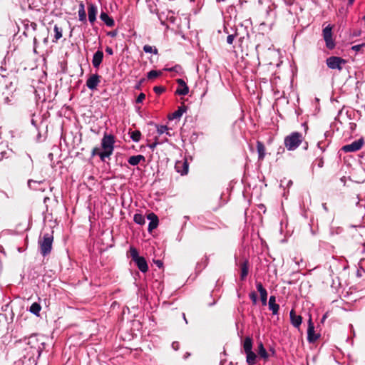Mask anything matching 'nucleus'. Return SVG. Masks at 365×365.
I'll list each match as a JSON object with an SVG mask.
<instances>
[{
  "instance_id": "1",
  "label": "nucleus",
  "mask_w": 365,
  "mask_h": 365,
  "mask_svg": "<svg viewBox=\"0 0 365 365\" xmlns=\"http://www.w3.org/2000/svg\"><path fill=\"white\" fill-rule=\"evenodd\" d=\"M114 143V136L105 133L101 140V148L103 150H101L98 147H95L92 149L91 156L94 157L95 155H98L101 161L106 162V159L110 158L113 153Z\"/></svg>"
},
{
  "instance_id": "2",
  "label": "nucleus",
  "mask_w": 365,
  "mask_h": 365,
  "mask_svg": "<svg viewBox=\"0 0 365 365\" xmlns=\"http://www.w3.org/2000/svg\"><path fill=\"white\" fill-rule=\"evenodd\" d=\"M53 232H51V233H44L42 238H40L38 240L40 252L43 257L47 256L51 252L53 242Z\"/></svg>"
},
{
  "instance_id": "3",
  "label": "nucleus",
  "mask_w": 365,
  "mask_h": 365,
  "mask_svg": "<svg viewBox=\"0 0 365 365\" xmlns=\"http://www.w3.org/2000/svg\"><path fill=\"white\" fill-rule=\"evenodd\" d=\"M303 136L299 132H293L284 138V145L288 150H294L302 143Z\"/></svg>"
},
{
  "instance_id": "4",
  "label": "nucleus",
  "mask_w": 365,
  "mask_h": 365,
  "mask_svg": "<svg viewBox=\"0 0 365 365\" xmlns=\"http://www.w3.org/2000/svg\"><path fill=\"white\" fill-rule=\"evenodd\" d=\"M129 252L132 260L135 263L138 268L143 273L147 272L148 266L145 257L139 256L138 250L134 247H130Z\"/></svg>"
},
{
  "instance_id": "5",
  "label": "nucleus",
  "mask_w": 365,
  "mask_h": 365,
  "mask_svg": "<svg viewBox=\"0 0 365 365\" xmlns=\"http://www.w3.org/2000/svg\"><path fill=\"white\" fill-rule=\"evenodd\" d=\"M322 36L323 38L325 41L326 46L327 48L331 50L334 48L336 44L335 41L332 37V26L331 25H327L322 30Z\"/></svg>"
},
{
  "instance_id": "6",
  "label": "nucleus",
  "mask_w": 365,
  "mask_h": 365,
  "mask_svg": "<svg viewBox=\"0 0 365 365\" xmlns=\"http://www.w3.org/2000/svg\"><path fill=\"white\" fill-rule=\"evenodd\" d=\"M326 63L329 68L341 71L342 65L346 63V61L341 57L331 56L327 58Z\"/></svg>"
},
{
  "instance_id": "7",
  "label": "nucleus",
  "mask_w": 365,
  "mask_h": 365,
  "mask_svg": "<svg viewBox=\"0 0 365 365\" xmlns=\"http://www.w3.org/2000/svg\"><path fill=\"white\" fill-rule=\"evenodd\" d=\"M364 144L363 138H360L352 142L350 144L345 145L341 148V150L345 153H352L359 150Z\"/></svg>"
},
{
  "instance_id": "8",
  "label": "nucleus",
  "mask_w": 365,
  "mask_h": 365,
  "mask_svg": "<svg viewBox=\"0 0 365 365\" xmlns=\"http://www.w3.org/2000/svg\"><path fill=\"white\" fill-rule=\"evenodd\" d=\"M101 76L98 74H92L86 81V86L91 91L96 90L97 86L101 82Z\"/></svg>"
},
{
  "instance_id": "9",
  "label": "nucleus",
  "mask_w": 365,
  "mask_h": 365,
  "mask_svg": "<svg viewBox=\"0 0 365 365\" xmlns=\"http://www.w3.org/2000/svg\"><path fill=\"white\" fill-rule=\"evenodd\" d=\"M176 82L178 84V88L175 91V93L179 96H185L189 93V87L187 86L185 81L182 78L176 79Z\"/></svg>"
},
{
  "instance_id": "10",
  "label": "nucleus",
  "mask_w": 365,
  "mask_h": 365,
  "mask_svg": "<svg viewBox=\"0 0 365 365\" xmlns=\"http://www.w3.org/2000/svg\"><path fill=\"white\" fill-rule=\"evenodd\" d=\"M256 288L257 292L259 293L262 306H266L267 304V292L266 289L260 282H256Z\"/></svg>"
},
{
  "instance_id": "11",
  "label": "nucleus",
  "mask_w": 365,
  "mask_h": 365,
  "mask_svg": "<svg viewBox=\"0 0 365 365\" xmlns=\"http://www.w3.org/2000/svg\"><path fill=\"white\" fill-rule=\"evenodd\" d=\"M319 338V335L314 333V326L312 321V318L309 317L308 321V329H307V340L309 342H314Z\"/></svg>"
},
{
  "instance_id": "12",
  "label": "nucleus",
  "mask_w": 365,
  "mask_h": 365,
  "mask_svg": "<svg viewBox=\"0 0 365 365\" xmlns=\"http://www.w3.org/2000/svg\"><path fill=\"white\" fill-rule=\"evenodd\" d=\"M188 163L185 160L177 161L175 165V170L181 175H186L188 173Z\"/></svg>"
},
{
  "instance_id": "13",
  "label": "nucleus",
  "mask_w": 365,
  "mask_h": 365,
  "mask_svg": "<svg viewBox=\"0 0 365 365\" xmlns=\"http://www.w3.org/2000/svg\"><path fill=\"white\" fill-rule=\"evenodd\" d=\"M147 218L150 220L148 230L149 232H151L153 230L157 228L159 223V220L158 216L153 212L149 213L147 215Z\"/></svg>"
},
{
  "instance_id": "14",
  "label": "nucleus",
  "mask_w": 365,
  "mask_h": 365,
  "mask_svg": "<svg viewBox=\"0 0 365 365\" xmlns=\"http://www.w3.org/2000/svg\"><path fill=\"white\" fill-rule=\"evenodd\" d=\"M187 110V106L184 103L181 104L180 106L178 107V110L173 112V113L168 115L169 120H172L174 119L180 118L184 113Z\"/></svg>"
},
{
  "instance_id": "15",
  "label": "nucleus",
  "mask_w": 365,
  "mask_h": 365,
  "mask_svg": "<svg viewBox=\"0 0 365 365\" xmlns=\"http://www.w3.org/2000/svg\"><path fill=\"white\" fill-rule=\"evenodd\" d=\"M103 59V52L98 50L93 56L92 64L94 68H98Z\"/></svg>"
},
{
  "instance_id": "16",
  "label": "nucleus",
  "mask_w": 365,
  "mask_h": 365,
  "mask_svg": "<svg viewBox=\"0 0 365 365\" xmlns=\"http://www.w3.org/2000/svg\"><path fill=\"white\" fill-rule=\"evenodd\" d=\"M244 349L246 353L247 362L251 365V337L247 336L244 343Z\"/></svg>"
},
{
  "instance_id": "17",
  "label": "nucleus",
  "mask_w": 365,
  "mask_h": 365,
  "mask_svg": "<svg viewBox=\"0 0 365 365\" xmlns=\"http://www.w3.org/2000/svg\"><path fill=\"white\" fill-rule=\"evenodd\" d=\"M289 317L291 324L296 328L299 327L302 322V317L300 315H297L294 309L290 311Z\"/></svg>"
},
{
  "instance_id": "18",
  "label": "nucleus",
  "mask_w": 365,
  "mask_h": 365,
  "mask_svg": "<svg viewBox=\"0 0 365 365\" xmlns=\"http://www.w3.org/2000/svg\"><path fill=\"white\" fill-rule=\"evenodd\" d=\"M88 20L93 24L96 20L97 7L93 4L88 5Z\"/></svg>"
},
{
  "instance_id": "19",
  "label": "nucleus",
  "mask_w": 365,
  "mask_h": 365,
  "mask_svg": "<svg viewBox=\"0 0 365 365\" xmlns=\"http://www.w3.org/2000/svg\"><path fill=\"white\" fill-rule=\"evenodd\" d=\"M26 344L29 345L31 349H36L37 351L40 353V344L36 335H31L30 337H29L27 339Z\"/></svg>"
},
{
  "instance_id": "20",
  "label": "nucleus",
  "mask_w": 365,
  "mask_h": 365,
  "mask_svg": "<svg viewBox=\"0 0 365 365\" xmlns=\"http://www.w3.org/2000/svg\"><path fill=\"white\" fill-rule=\"evenodd\" d=\"M269 309L272 312V314L276 315L279 312V305L276 303V297L271 296L269 299Z\"/></svg>"
},
{
  "instance_id": "21",
  "label": "nucleus",
  "mask_w": 365,
  "mask_h": 365,
  "mask_svg": "<svg viewBox=\"0 0 365 365\" xmlns=\"http://www.w3.org/2000/svg\"><path fill=\"white\" fill-rule=\"evenodd\" d=\"M100 19L109 27H113L115 25L113 19L106 12H101Z\"/></svg>"
},
{
  "instance_id": "22",
  "label": "nucleus",
  "mask_w": 365,
  "mask_h": 365,
  "mask_svg": "<svg viewBox=\"0 0 365 365\" xmlns=\"http://www.w3.org/2000/svg\"><path fill=\"white\" fill-rule=\"evenodd\" d=\"M141 160L145 161V157L142 155H138L130 156L128 158V162L131 165H137L140 163V162Z\"/></svg>"
},
{
  "instance_id": "23",
  "label": "nucleus",
  "mask_w": 365,
  "mask_h": 365,
  "mask_svg": "<svg viewBox=\"0 0 365 365\" xmlns=\"http://www.w3.org/2000/svg\"><path fill=\"white\" fill-rule=\"evenodd\" d=\"M257 150L259 160H262L265 156V147L260 141L257 142Z\"/></svg>"
},
{
  "instance_id": "24",
  "label": "nucleus",
  "mask_w": 365,
  "mask_h": 365,
  "mask_svg": "<svg viewBox=\"0 0 365 365\" xmlns=\"http://www.w3.org/2000/svg\"><path fill=\"white\" fill-rule=\"evenodd\" d=\"M249 272V262L248 260H246L242 268H241V274H240V279L241 280H244V279L247 276Z\"/></svg>"
},
{
  "instance_id": "25",
  "label": "nucleus",
  "mask_w": 365,
  "mask_h": 365,
  "mask_svg": "<svg viewBox=\"0 0 365 365\" xmlns=\"http://www.w3.org/2000/svg\"><path fill=\"white\" fill-rule=\"evenodd\" d=\"M53 31L55 32V36H54V39L53 40V42H57V41L62 37L63 29L61 26L56 24L53 27Z\"/></svg>"
},
{
  "instance_id": "26",
  "label": "nucleus",
  "mask_w": 365,
  "mask_h": 365,
  "mask_svg": "<svg viewBox=\"0 0 365 365\" xmlns=\"http://www.w3.org/2000/svg\"><path fill=\"white\" fill-rule=\"evenodd\" d=\"M258 356L264 359H267L268 358V354L262 342L259 343L258 345Z\"/></svg>"
},
{
  "instance_id": "27",
  "label": "nucleus",
  "mask_w": 365,
  "mask_h": 365,
  "mask_svg": "<svg viewBox=\"0 0 365 365\" xmlns=\"http://www.w3.org/2000/svg\"><path fill=\"white\" fill-rule=\"evenodd\" d=\"M41 309V305L38 303H37V302H34L30 307L29 311L32 314H35L36 316H39V313H40Z\"/></svg>"
},
{
  "instance_id": "28",
  "label": "nucleus",
  "mask_w": 365,
  "mask_h": 365,
  "mask_svg": "<svg viewBox=\"0 0 365 365\" xmlns=\"http://www.w3.org/2000/svg\"><path fill=\"white\" fill-rule=\"evenodd\" d=\"M78 16L79 20L81 21H86V14L84 9V5L83 4H80L79 10H78Z\"/></svg>"
},
{
  "instance_id": "29",
  "label": "nucleus",
  "mask_w": 365,
  "mask_h": 365,
  "mask_svg": "<svg viewBox=\"0 0 365 365\" xmlns=\"http://www.w3.org/2000/svg\"><path fill=\"white\" fill-rule=\"evenodd\" d=\"M133 220L138 225H144L145 223V217L143 215L136 213L134 215Z\"/></svg>"
},
{
  "instance_id": "30",
  "label": "nucleus",
  "mask_w": 365,
  "mask_h": 365,
  "mask_svg": "<svg viewBox=\"0 0 365 365\" xmlns=\"http://www.w3.org/2000/svg\"><path fill=\"white\" fill-rule=\"evenodd\" d=\"M162 74L160 71L152 70L149 71L147 74V77L148 79H154Z\"/></svg>"
},
{
  "instance_id": "31",
  "label": "nucleus",
  "mask_w": 365,
  "mask_h": 365,
  "mask_svg": "<svg viewBox=\"0 0 365 365\" xmlns=\"http://www.w3.org/2000/svg\"><path fill=\"white\" fill-rule=\"evenodd\" d=\"M130 138L135 142H138L141 138V133L140 130H134L130 133Z\"/></svg>"
},
{
  "instance_id": "32",
  "label": "nucleus",
  "mask_w": 365,
  "mask_h": 365,
  "mask_svg": "<svg viewBox=\"0 0 365 365\" xmlns=\"http://www.w3.org/2000/svg\"><path fill=\"white\" fill-rule=\"evenodd\" d=\"M169 128L167 125H158L157 126V131L159 135H162L164 133H166L167 135L170 136V133L168 132Z\"/></svg>"
},
{
  "instance_id": "33",
  "label": "nucleus",
  "mask_w": 365,
  "mask_h": 365,
  "mask_svg": "<svg viewBox=\"0 0 365 365\" xmlns=\"http://www.w3.org/2000/svg\"><path fill=\"white\" fill-rule=\"evenodd\" d=\"M143 51L145 53H153L154 54H158V49L155 47L153 48L150 45H145L143 46Z\"/></svg>"
},
{
  "instance_id": "34",
  "label": "nucleus",
  "mask_w": 365,
  "mask_h": 365,
  "mask_svg": "<svg viewBox=\"0 0 365 365\" xmlns=\"http://www.w3.org/2000/svg\"><path fill=\"white\" fill-rule=\"evenodd\" d=\"M153 91L157 95H160L165 91V88L164 86H155Z\"/></svg>"
},
{
  "instance_id": "35",
  "label": "nucleus",
  "mask_w": 365,
  "mask_h": 365,
  "mask_svg": "<svg viewBox=\"0 0 365 365\" xmlns=\"http://www.w3.org/2000/svg\"><path fill=\"white\" fill-rule=\"evenodd\" d=\"M365 47V43H361V44H357V45H354L351 47V50L356 51V52H359L361 50L362 48H364Z\"/></svg>"
},
{
  "instance_id": "36",
  "label": "nucleus",
  "mask_w": 365,
  "mask_h": 365,
  "mask_svg": "<svg viewBox=\"0 0 365 365\" xmlns=\"http://www.w3.org/2000/svg\"><path fill=\"white\" fill-rule=\"evenodd\" d=\"M145 98V94L143 93H140L138 95V96L137 97L135 101H136L137 103H142L144 101Z\"/></svg>"
},
{
  "instance_id": "37",
  "label": "nucleus",
  "mask_w": 365,
  "mask_h": 365,
  "mask_svg": "<svg viewBox=\"0 0 365 365\" xmlns=\"http://www.w3.org/2000/svg\"><path fill=\"white\" fill-rule=\"evenodd\" d=\"M167 71H175V72H178L180 70H181V66H179V65H175V66L170 68H168L166 69Z\"/></svg>"
},
{
  "instance_id": "38",
  "label": "nucleus",
  "mask_w": 365,
  "mask_h": 365,
  "mask_svg": "<svg viewBox=\"0 0 365 365\" xmlns=\"http://www.w3.org/2000/svg\"><path fill=\"white\" fill-rule=\"evenodd\" d=\"M234 38H235V35H229L227 37V42L229 43V44H232L233 43V41H234Z\"/></svg>"
},
{
  "instance_id": "39",
  "label": "nucleus",
  "mask_w": 365,
  "mask_h": 365,
  "mask_svg": "<svg viewBox=\"0 0 365 365\" xmlns=\"http://www.w3.org/2000/svg\"><path fill=\"white\" fill-rule=\"evenodd\" d=\"M153 262L159 267V268H162L163 266V263L161 260L160 259H153Z\"/></svg>"
},
{
  "instance_id": "40",
  "label": "nucleus",
  "mask_w": 365,
  "mask_h": 365,
  "mask_svg": "<svg viewBox=\"0 0 365 365\" xmlns=\"http://www.w3.org/2000/svg\"><path fill=\"white\" fill-rule=\"evenodd\" d=\"M258 208L259 209V214H260L261 212H262L263 213H265L266 212V209H265V207L263 204H259L257 205Z\"/></svg>"
},
{
  "instance_id": "41",
  "label": "nucleus",
  "mask_w": 365,
  "mask_h": 365,
  "mask_svg": "<svg viewBox=\"0 0 365 365\" xmlns=\"http://www.w3.org/2000/svg\"><path fill=\"white\" fill-rule=\"evenodd\" d=\"M106 52L109 54V55H113V51L112 49V48L109 47V46H107L106 48Z\"/></svg>"
},
{
  "instance_id": "42",
  "label": "nucleus",
  "mask_w": 365,
  "mask_h": 365,
  "mask_svg": "<svg viewBox=\"0 0 365 365\" xmlns=\"http://www.w3.org/2000/svg\"><path fill=\"white\" fill-rule=\"evenodd\" d=\"M158 144V142L157 141V140H155L154 143L149 145V147L150 149H152L153 150Z\"/></svg>"
},
{
  "instance_id": "43",
  "label": "nucleus",
  "mask_w": 365,
  "mask_h": 365,
  "mask_svg": "<svg viewBox=\"0 0 365 365\" xmlns=\"http://www.w3.org/2000/svg\"><path fill=\"white\" fill-rule=\"evenodd\" d=\"M172 347L175 349V350H178V348H179V343L178 341H174L173 342L172 344Z\"/></svg>"
},
{
  "instance_id": "44",
  "label": "nucleus",
  "mask_w": 365,
  "mask_h": 365,
  "mask_svg": "<svg viewBox=\"0 0 365 365\" xmlns=\"http://www.w3.org/2000/svg\"><path fill=\"white\" fill-rule=\"evenodd\" d=\"M108 35L111 36V37H115L116 35H117V31H111L110 32L108 33Z\"/></svg>"
},
{
  "instance_id": "45",
  "label": "nucleus",
  "mask_w": 365,
  "mask_h": 365,
  "mask_svg": "<svg viewBox=\"0 0 365 365\" xmlns=\"http://www.w3.org/2000/svg\"><path fill=\"white\" fill-rule=\"evenodd\" d=\"M323 165H324V160H323V159H322V158L319 159V160H318V166H319V168H322V167L323 166Z\"/></svg>"
},
{
  "instance_id": "46",
  "label": "nucleus",
  "mask_w": 365,
  "mask_h": 365,
  "mask_svg": "<svg viewBox=\"0 0 365 365\" xmlns=\"http://www.w3.org/2000/svg\"><path fill=\"white\" fill-rule=\"evenodd\" d=\"M252 304H255L256 301H257V297H256V294L254 292H252Z\"/></svg>"
},
{
  "instance_id": "47",
  "label": "nucleus",
  "mask_w": 365,
  "mask_h": 365,
  "mask_svg": "<svg viewBox=\"0 0 365 365\" xmlns=\"http://www.w3.org/2000/svg\"><path fill=\"white\" fill-rule=\"evenodd\" d=\"M252 364H253L255 363L257 355L252 351Z\"/></svg>"
},
{
  "instance_id": "48",
  "label": "nucleus",
  "mask_w": 365,
  "mask_h": 365,
  "mask_svg": "<svg viewBox=\"0 0 365 365\" xmlns=\"http://www.w3.org/2000/svg\"><path fill=\"white\" fill-rule=\"evenodd\" d=\"M5 153L4 151L1 150V149L0 148V160L2 159L3 158V154Z\"/></svg>"
},
{
  "instance_id": "49",
  "label": "nucleus",
  "mask_w": 365,
  "mask_h": 365,
  "mask_svg": "<svg viewBox=\"0 0 365 365\" xmlns=\"http://www.w3.org/2000/svg\"><path fill=\"white\" fill-rule=\"evenodd\" d=\"M31 26H32V28L36 30V23H31Z\"/></svg>"
},
{
  "instance_id": "50",
  "label": "nucleus",
  "mask_w": 365,
  "mask_h": 365,
  "mask_svg": "<svg viewBox=\"0 0 365 365\" xmlns=\"http://www.w3.org/2000/svg\"><path fill=\"white\" fill-rule=\"evenodd\" d=\"M267 54L269 56H272V54H275V53L274 52H272V51H269Z\"/></svg>"
},
{
  "instance_id": "51",
  "label": "nucleus",
  "mask_w": 365,
  "mask_h": 365,
  "mask_svg": "<svg viewBox=\"0 0 365 365\" xmlns=\"http://www.w3.org/2000/svg\"><path fill=\"white\" fill-rule=\"evenodd\" d=\"M354 0H349V4H352L354 3Z\"/></svg>"
},
{
  "instance_id": "52",
  "label": "nucleus",
  "mask_w": 365,
  "mask_h": 365,
  "mask_svg": "<svg viewBox=\"0 0 365 365\" xmlns=\"http://www.w3.org/2000/svg\"><path fill=\"white\" fill-rule=\"evenodd\" d=\"M246 51V56H248V53H247V51H248V47H247V48H246V51Z\"/></svg>"
},
{
  "instance_id": "53",
  "label": "nucleus",
  "mask_w": 365,
  "mask_h": 365,
  "mask_svg": "<svg viewBox=\"0 0 365 365\" xmlns=\"http://www.w3.org/2000/svg\"><path fill=\"white\" fill-rule=\"evenodd\" d=\"M259 45H257V46H256V51H257V52H258V49H259Z\"/></svg>"
},
{
  "instance_id": "54",
  "label": "nucleus",
  "mask_w": 365,
  "mask_h": 365,
  "mask_svg": "<svg viewBox=\"0 0 365 365\" xmlns=\"http://www.w3.org/2000/svg\"><path fill=\"white\" fill-rule=\"evenodd\" d=\"M241 47H242V51L244 52V46L242 45H241Z\"/></svg>"
},
{
  "instance_id": "55",
  "label": "nucleus",
  "mask_w": 365,
  "mask_h": 365,
  "mask_svg": "<svg viewBox=\"0 0 365 365\" xmlns=\"http://www.w3.org/2000/svg\"><path fill=\"white\" fill-rule=\"evenodd\" d=\"M266 63H267V64H270V65L273 64V63H272V62H266Z\"/></svg>"
},
{
  "instance_id": "56",
  "label": "nucleus",
  "mask_w": 365,
  "mask_h": 365,
  "mask_svg": "<svg viewBox=\"0 0 365 365\" xmlns=\"http://www.w3.org/2000/svg\"><path fill=\"white\" fill-rule=\"evenodd\" d=\"M250 297H251V292L248 293Z\"/></svg>"
},
{
  "instance_id": "57",
  "label": "nucleus",
  "mask_w": 365,
  "mask_h": 365,
  "mask_svg": "<svg viewBox=\"0 0 365 365\" xmlns=\"http://www.w3.org/2000/svg\"><path fill=\"white\" fill-rule=\"evenodd\" d=\"M363 19H364V21H365V16L363 17Z\"/></svg>"
}]
</instances>
